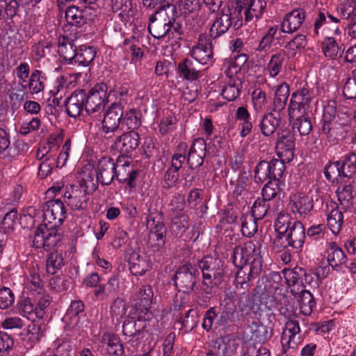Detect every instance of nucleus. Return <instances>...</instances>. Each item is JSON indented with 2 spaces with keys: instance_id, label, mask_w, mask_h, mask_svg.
Listing matches in <instances>:
<instances>
[{
  "instance_id": "nucleus-53",
  "label": "nucleus",
  "mask_w": 356,
  "mask_h": 356,
  "mask_svg": "<svg viewBox=\"0 0 356 356\" xmlns=\"http://www.w3.org/2000/svg\"><path fill=\"white\" fill-rule=\"evenodd\" d=\"M280 191V180H269L261 191L262 199L269 202L275 198Z\"/></svg>"
},
{
  "instance_id": "nucleus-58",
  "label": "nucleus",
  "mask_w": 356,
  "mask_h": 356,
  "mask_svg": "<svg viewBox=\"0 0 356 356\" xmlns=\"http://www.w3.org/2000/svg\"><path fill=\"white\" fill-rule=\"evenodd\" d=\"M284 277L289 286H294L296 284L300 285L301 278L305 273V269L296 266L293 269H285L283 270Z\"/></svg>"
},
{
  "instance_id": "nucleus-34",
  "label": "nucleus",
  "mask_w": 356,
  "mask_h": 356,
  "mask_svg": "<svg viewBox=\"0 0 356 356\" xmlns=\"http://www.w3.org/2000/svg\"><path fill=\"white\" fill-rule=\"evenodd\" d=\"M343 158L335 162L329 161L324 168V174L327 180L334 182L339 181L345 176V168H343Z\"/></svg>"
},
{
  "instance_id": "nucleus-48",
  "label": "nucleus",
  "mask_w": 356,
  "mask_h": 356,
  "mask_svg": "<svg viewBox=\"0 0 356 356\" xmlns=\"http://www.w3.org/2000/svg\"><path fill=\"white\" fill-rule=\"evenodd\" d=\"M141 116L140 111L134 108L129 109L124 113H123L122 124L125 123L129 129L134 131L141 126Z\"/></svg>"
},
{
  "instance_id": "nucleus-22",
  "label": "nucleus",
  "mask_w": 356,
  "mask_h": 356,
  "mask_svg": "<svg viewBox=\"0 0 356 356\" xmlns=\"http://www.w3.org/2000/svg\"><path fill=\"white\" fill-rule=\"evenodd\" d=\"M97 182L102 185H109L115 178V163L109 156H103L97 163Z\"/></svg>"
},
{
  "instance_id": "nucleus-6",
  "label": "nucleus",
  "mask_w": 356,
  "mask_h": 356,
  "mask_svg": "<svg viewBox=\"0 0 356 356\" xmlns=\"http://www.w3.org/2000/svg\"><path fill=\"white\" fill-rule=\"evenodd\" d=\"M305 239V229L303 224L294 221L292 227L282 236L275 238L273 249L276 252H282L289 248L299 249L303 246Z\"/></svg>"
},
{
  "instance_id": "nucleus-27",
  "label": "nucleus",
  "mask_w": 356,
  "mask_h": 356,
  "mask_svg": "<svg viewBox=\"0 0 356 356\" xmlns=\"http://www.w3.org/2000/svg\"><path fill=\"white\" fill-rule=\"evenodd\" d=\"M290 204L292 205V211L298 213L300 216L307 215L314 208L312 197L303 193L291 196Z\"/></svg>"
},
{
  "instance_id": "nucleus-60",
  "label": "nucleus",
  "mask_w": 356,
  "mask_h": 356,
  "mask_svg": "<svg viewBox=\"0 0 356 356\" xmlns=\"http://www.w3.org/2000/svg\"><path fill=\"white\" fill-rule=\"evenodd\" d=\"M345 176L350 178L356 174V150L351 151L343 157Z\"/></svg>"
},
{
  "instance_id": "nucleus-3",
  "label": "nucleus",
  "mask_w": 356,
  "mask_h": 356,
  "mask_svg": "<svg viewBox=\"0 0 356 356\" xmlns=\"http://www.w3.org/2000/svg\"><path fill=\"white\" fill-rule=\"evenodd\" d=\"M209 13L214 15L209 31V37L212 40H216L225 35L232 27L234 30H238L243 26V22L234 15V14L225 6H220L217 10Z\"/></svg>"
},
{
  "instance_id": "nucleus-10",
  "label": "nucleus",
  "mask_w": 356,
  "mask_h": 356,
  "mask_svg": "<svg viewBox=\"0 0 356 356\" xmlns=\"http://www.w3.org/2000/svg\"><path fill=\"white\" fill-rule=\"evenodd\" d=\"M88 189L86 181L79 185L70 186L63 195L65 202L73 210L86 209L90 196Z\"/></svg>"
},
{
  "instance_id": "nucleus-1",
  "label": "nucleus",
  "mask_w": 356,
  "mask_h": 356,
  "mask_svg": "<svg viewBox=\"0 0 356 356\" xmlns=\"http://www.w3.org/2000/svg\"><path fill=\"white\" fill-rule=\"evenodd\" d=\"M43 223L34 232L33 246L50 251L61 240L58 228L66 218V209L60 199H52L42 206Z\"/></svg>"
},
{
  "instance_id": "nucleus-28",
  "label": "nucleus",
  "mask_w": 356,
  "mask_h": 356,
  "mask_svg": "<svg viewBox=\"0 0 356 356\" xmlns=\"http://www.w3.org/2000/svg\"><path fill=\"white\" fill-rule=\"evenodd\" d=\"M327 259L334 270L347 261V257L343 250L335 243L330 242L327 248Z\"/></svg>"
},
{
  "instance_id": "nucleus-33",
  "label": "nucleus",
  "mask_w": 356,
  "mask_h": 356,
  "mask_svg": "<svg viewBox=\"0 0 356 356\" xmlns=\"http://www.w3.org/2000/svg\"><path fill=\"white\" fill-rule=\"evenodd\" d=\"M294 221L298 220L293 219L290 213L284 211H280L274 222V227L276 232L275 238L284 236L292 227Z\"/></svg>"
},
{
  "instance_id": "nucleus-57",
  "label": "nucleus",
  "mask_w": 356,
  "mask_h": 356,
  "mask_svg": "<svg viewBox=\"0 0 356 356\" xmlns=\"http://www.w3.org/2000/svg\"><path fill=\"white\" fill-rule=\"evenodd\" d=\"M248 181V177L245 172L241 173L236 179H231L229 183L233 187V195L235 197H238L247 191Z\"/></svg>"
},
{
  "instance_id": "nucleus-25",
  "label": "nucleus",
  "mask_w": 356,
  "mask_h": 356,
  "mask_svg": "<svg viewBox=\"0 0 356 356\" xmlns=\"http://www.w3.org/2000/svg\"><path fill=\"white\" fill-rule=\"evenodd\" d=\"M115 143L121 152L129 153L138 147L140 136L135 131L124 132L115 138Z\"/></svg>"
},
{
  "instance_id": "nucleus-7",
  "label": "nucleus",
  "mask_w": 356,
  "mask_h": 356,
  "mask_svg": "<svg viewBox=\"0 0 356 356\" xmlns=\"http://www.w3.org/2000/svg\"><path fill=\"white\" fill-rule=\"evenodd\" d=\"M285 170L286 166L280 159L261 160L254 167V179L257 184H262L266 180H280Z\"/></svg>"
},
{
  "instance_id": "nucleus-44",
  "label": "nucleus",
  "mask_w": 356,
  "mask_h": 356,
  "mask_svg": "<svg viewBox=\"0 0 356 356\" xmlns=\"http://www.w3.org/2000/svg\"><path fill=\"white\" fill-rule=\"evenodd\" d=\"M250 328L252 332V337L259 343H264L271 337L268 331V328L259 319L252 321L250 324Z\"/></svg>"
},
{
  "instance_id": "nucleus-14",
  "label": "nucleus",
  "mask_w": 356,
  "mask_h": 356,
  "mask_svg": "<svg viewBox=\"0 0 356 356\" xmlns=\"http://www.w3.org/2000/svg\"><path fill=\"white\" fill-rule=\"evenodd\" d=\"M262 259L259 257L252 259L250 265L238 266L235 277L237 285L247 289L252 285V281L257 279L262 270Z\"/></svg>"
},
{
  "instance_id": "nucleus-13",
  "label": "nucleus",
  "mask_w": 356,
  "mask_h": 356,
  "mask_svg": "<svg viewBox=\"0 0 356 356\" xmlns=\"http://www.w3.org/2000/svg\"><path fill=\"white\" fill-rule=\"evenodd\" d=\"M277 140L275 149L279 159L286 163L291 162L294 158L296 138L289 130H282L277 132Z\"/></svg>"
},
{
  "instance_id": "nucleus-23",
  "label": "nucleus",
  "mask_w": 356,
  "mask_h": 356,
  "mask_svg": "<svg viewBox=\"0 0 356 356\" xmlns=\"http://www.w3.org/2000/svg\"><path fill=\"white\" fill-rule=\"evenodd\" d=\"M85 90H76L65 101L66 112L71 118H76L80 115L85 108Z\"/></svg>"
},
{
  "instance_id": "nucleus-8",
  "label": "nucleus",
  "mask_w": 356,
  "mask_h": 356,
  "mask_svg": "<svg viewBox=\"0 0 356 356\" xmlns=\"http://www.w3.org/2000/svg\"><path fill=\"white\" fill-rule=\"evenodd\" d=\"M261 244L259 241H249L243 245H236L233 250L232 259L236 267L250 265L252 259L261 256Z\"/></svg>"
},
{
  "instance_id": "nucleus-5",
  "label": "nucleus",
  "mask_w": 356,
  "mask_h": 356,
  "mask_svg": "<svg viewBox=\"0 0 356 356\" xmlns=\"http://www.w3.org/2000/svg\"><path fill=\"white\" fill-rule=\"evenodd\" d=\"M177 13L176 6H167L157 10L149 17L148 30L157 39L170 38V24L174 22V14Z\"/></svg>"
},
{
  "instance_id": "nucleus-55",
  "label": "nucleus",
  "mask_w": 356,
  "mask_h": 356,
  "mask_svg": "<svg viewBox=\"0 0 356 356\" xmlns=\"http://www.w3.org/2000/svg\"><path fill=\"white\" fill-rule=\"evenodd\" d=\"M356 9V0H339L337 10L341 17L348 19L354 15Z\"/></svg>"
},
{
  "instance_id": "nucleus-63",
  "label": "nucleus",
  "mask_w": 356,
  "mask_h": 356,
  "mask_svg": "<svg viewBox=\"0 0 356 356\" xmlns=\"http://www.w3.org/2000/svg\"><path fill=\"white\" fill-rule=\"evenodd\" d=\"M71 284L70 280L65 275H57L49 280L50 287L57 292L67 291Z\"/></svg>"
},
{
  "instance_id": "nucleus-49",
  "label": "nucleus",
  "mask_w": 356,
  "mask_h": 356,
  "mask_svg": "<svg viewBox=\"0 0 356 356\" xmlns=\"http://www.w3.org/2000/svg\"><path fill=\"white\" fill-rule=\"evenodd\" d=\"M343 216L341 211L335 207L327 214V226L332 233H339L343 224Z\"/></svg>"
},
{
  "instance_id": "nucleus-24",
  "label": "nucleus",
  "mask_w": 356,
  "mask_h": 356,
  "mask_svg": "<svg viewBox=\"0 0 356 356\" xmlns=\"http://www.w3.org/2000/svg\"><path fill=\"white\" fill-rule=\"evenodd\" d=\"M177 72L180 77L189 81H195L201 76L200 64L189 58H184L179 63Z\"/></svg>"
},
{
  "instance_id": "nucleus-30",
  "label": "nucleus",
  "mask_w": 356,
  "mask_h": 356,
  "mask_svg": "<svg viewBox=\"0 0 356 356\" xmlns=\"http://www.w3.org/2000/svg\"><path fill=\"white\" fill-rule=\"evenodd\" d=\"M281 123L280 114L269 113L265 115L259 123L261 134L265 136H272L278 129Z\"/></svg>"
},
{
  "instance_id": "nucleus-40",
  "label": "nucleus",
  "mask_w": 356,
  "mask_h": 356,
  "mask_svg": "<svg viewBox=\"0 0 356 356\" xmlns=\"http://www.w3.org/2000/svg\"><path fill=\"white\" fill-rule=\"evenodd\" d=\"M289 119L295 120L293 129H297L301 136H307L312 131V124L307 113L289 116Z\"/></svg>"
},
{
  "instance_id": "nucleus-31",
  "label": "nucleus",
  "mask_w": 356,
  "mask_h": 356,
  "mask_svg": "<svg viewBox=\"0 0 356 356\" xmlns=\"http://www.w3.org/2000/svg\"><path fill=\"white\" fill-rule=\"evenodd\" d=\"M119 289L118 275H113L104 284L98 285L95 290L94 294L97 297H102L103 299L108 297H114Z\"/></svg>"
},
{
  "instance_id": "nucleus-59",
  "label": "nucleus",
  "mask_w": 356,
  "mask_h": 356,
  "mask_svg": "<svg viewBox=\"0 0 356 356\" xmlns=\"http://www.w3.org/2000/svg\"><path fill=\"white\" fill-rule=\"evenodd\" d=\"M270 209L269 202L258 198L252 207L251 216H253L257 220L263 219Z\"/></svg>"
},
{
  "instance_id": "nucleus-17",
  "label": "nucleus",
  "mask_w": 356,
  "mask_h": 356,
  "mask_svg": "<svg viewBox=\"0 0 356 356\" xmlns=\"http://www.w3.org/2000/svg\"><path fill=\"white\" fill-rule=\"evenodd\" d=\"M138 320L135 316H127L122 325V333L128 337L129 339L127 343L134 346L135 343L143 337L146 327V322L143 318H139L137 314Z\"/></svg>"
},
{
  "instance_id": "nucleus-52",
  "label": "nucleus",
  "mask_w": 356,
  "mask_h": 356,
  "mask_svg": "<svg viewBox=\"0 0 356 356\" xmlns=\"http://www.w3.org/2000/svg\"><path fill=\"white\" fill-rule=\"evenodd\" d=\"M241 85V83L239 80H230L221 90V95L223 98L229 102L236 99L239 95L241 91L239 86Z\"/></svg>"
},
{
  "instance_id": "nucleus-9",
  "label": "nucleus",
  "mask_w": 356,
  "mask_h": 356,
  "mask_svg": "<svg viewBox=\"0 0 356 356\" xmlns=\"http://www.w3.org/2000/svg\"><path fill=\"white\" fill-rule=\"evenodd\" d=\"M314 97V90L307 84L293 92L288 106L289 116L307 113Z\"/></svg>"
},
{
  "instance_id": "nucleus-38",
  "label": "nucleus",
  "mask_w": 356,
  "mask_h": 356,
  "mask_svg": "<svg viewBox=\"0 0 356 356\" xmlns=\"http://www.w3.org/2000/svg\"><path fill=\"white\" fill-rule=\"evenodd\" d=\"M166 227L161 223L149 229V243L152 248L159 250L165 243Z\"/></svg>"
},
{
  "instance_id": "nucleus-47",
  "label": "nucleus",
  "mask_w": 356,
  "mask_h": 356,
  "mask_svg": "<svg viewBox=\"0 0 356 356\" xmlns=\"http://www.w3.org/2000/svg\"><path fill=\"white\" fill-rule=\"evenodd\" d=\"M65 265L64 258L61 252H51L46 260L47 272L54 275Z\"/></svg>"
},
{
  "instance_id": "nucleus-11",
  "label": "nucleus",
  "mask_w": 356,
  "mask_h": 356,
  "mask_svg": "<svg viewBox=\"0 0 356 356\" xmlns=\"http://www.w3.org/2000/svg\"><path fill=\"white\" fill-rule=\"evenodd\" d=\"M123 117L122 106L116 103H113L104 114L102 121L101 131L105 138H112L115 132L120 129Z\"/></svg>"
},
{
  "instance_id": "nucleus-50",
  "label": "nucleus",
  "mask_w": 356,
  "mask_h": 356,
  "mask_svg": "<svg viewBox=\"0 0 356 356\" xmlns=\"http://www.w3.org/2000/svg\"><path fill=\"white\" fill-rule=\"evenodd\" d=\"M299 306L305 315L310 314L315 305L312 294L308 290L302 289L298 296Z\"/></svg>"
},
{
  "instance_id": "nucleus-15",
  "label": "nucleus",
  "mask_w": 356,
  "mask_h": 356,
  "mask_svg": "<svg viewBox=\"0 0 356 356\" xmlns=\"http://www.w3.org/2000/svg\"><path fill=\"white\" fill-rule=\"evenodd\" d=\"M204 4L209 12L217 10L220 6H223L224 0H178L174 6L179 10L184 17L198 12Z\"/></svg>"
},
{
  "instance_id": "nucleus-39",
  "label": "nucleus",
  "mask_w": 356,
  "mask_h": 356,
  "mask_svg": "<svg viewBox=\"0 0 356 356\" xmlns=\"http://www.w3.org/2000/svg\"><path fill=\"white\" fill-rule=\"evenodd\" d=\"M267 3L265 0H250L247 9L244 11L245 21H252L254 17L260 18L266 10Z\"/></svg>"
},
{
  "instance_id": "nucleus-51",
  "label": "nucleus",
  "mask_w": 356,
  "mask_h": 356,
  "mask_svg": "<svg viewBox=\"0 0 356 356\" xmlns=\"http://www.w3.org/2000/svg\"><path fill=\"white\" fill-rule=\"evenodd\" d=\"M284 60L285 54L283 52H278L271 56L267 66V70L271 77H275L279 74L282 70Z\"/></svg>"
},
{
  "instance_id": "nucleus-37",
  "label": "nucleus",
  "mask_w": 356,
  "mask_h": 356,
  "mask_svg": "<svg viewBox=\"0 0 356 356\" xmlns=\"http://www.w3.org/2000/svg\"><path fill=\"white\" fill-rule=\"evenodd\" d=\"M289 86L283 83L280 84L275 90L273 100V111L280 114L286 105V102L289 96Z\"/></svg>"
},
{
  "instance_id": "nucleus-21",
  "label": "nucleus",
  "mask_w": 356,
  "mask_h": 356,
  "mask_svg": "<svg viewBox=\"0 0 356 356\" xmlns=\"http://www.w3.org/2000/svg\"><path fill=\"white\" fill-rule=\"evenodd\" d=\"M153 295L150 286H143L139 289L135 304L136 312L138 314L139 318H143L145 320L150 318L149 307L152 302Z\"/></svg>"
},
{
  "instance_id": "nucleus-62",
  "label": "nucleus",
  "mask_w": 356,
  "mask_h": 356,
  "mask_svg": "<svg viewBox=\"0 0 356 356\" xmlns=\"http://www.w3.org/2000/svg\"><path fill=\"white\" fill-rule=\"evenodd\" d=\"M17 218V209H13L7 212L0 222V228L3 230L1 232H5L7 234L8 232L13 230Z\"/></svg>"
},
{
  "instance_id": "nucleus-36",
  "label": "nucleus",
  "mask_w": 356,
  "mask_h": 356,
  "mask_svg": "<svg viewBox=\"0 0 356 356\" xmlns=\"http://www.w3.org/2000/svg\"><path fill=\"white\" fill-rule=\"evenodd\" d=\"M96 51L94 47L80 45L76 52L75 65L88 66L96 56Z\"/></svg>"
},
{
  "instance_id": "nucleus-26",
  "label": "nucleus",
  "mask_w": 356,
  "mask_h": 356,
  "mask_svg": "<svg viewBox=\"0 0 356 356\" xmlns=\"http://www.w3.org/2000/svg\"><path fill=\"white\" fill-rule=\"evenodd\" d=\"M305 14L302 9H294L287 13L281 24V30L284 33H291L297 31L305 19Z\"/></svg>"
},
{
  "instance_id": "nucleus-29",
  "label": "nucleus",
  "mask_w": 356,
  "mask_h": 356,
  "mask_svg": "<svg viewBox=\"0 0 356 356\" xmlns=\"http://www.w3.org/2000/svg\"><path fill=\"white\" fill-rule=\"evenodd\" d=\"M19 314L32 322L42 318L41 312H38L35 302L30 298L20 299L17 304Z\"/></svg>"
},
{
  "instance_id": "nucleus-56",
  "label": "nucleus",
  "mask_w": 356,
  "mask_h": 356,
  "mask_svg": "<svg viewBox=\"0 0 356 356\" xmlns=\"http://www.w3.org/2000/svg\"><path fill=\"white\" fill-rule=\"evenodd\" d=\"M51 47L52 43L50 41L38 42L35 44L31 48V52L33 54V59L36 62L40 61L50 54Z\"/></svg>"
},
{
  "instance_id": "nucleus-43",
  "label": "nucleus",
  "mask_w": 356,
  "mask_h": 356,
  "mask_svg": "<svg viewBox=\"0 0 356 356\" xmlns=\"http://www.w3.org/2000/svg\"><path fill=\"white\" fill-rule=\"evenodd\" d=\"M321 48L324 56L330 59H335L339 54L341 56L343 52V49L341 51V46L339 47L332 37L325 38L321 42Z\"/></svg>"
},
{
  "instance_id": "nucleus-41",
  "label": "nucleus",
  "mask_w": 356,
  "mask_h": 356,
  "mask_svg": "<svg viewBox=\"0 0 356 356\" xmlns=\"http://www.w3.org/2000/svg\"><path fill=\"white\" fill-rule=\"evenodd\" d=\"M123 45L127 51L131 53V62L137 63L140 61L144 55V51L139 45V41L135 36L126 38L123 41Z\"/></svg>"
},
{
  "instance_id": "nucleus-4",
  "label": "nucleus",
  "mask_w": 356,
  "mask_h": 356,
  "mask_svg": "<svg viewBox=\"0 0 356 356\" xmlns=\"http://www.w3.org/2000/svg\"><path fill=\"white\" fill-rule=\"evenodd\" d=\"M200 272L195 263V259L185 261L177 268L173 277L176 289L183 293L190 295L195 291L200 280Z\"/></svg>"
},
{
  "instance_id": "nucleus-61",
  "label": "nucleus",
  "mask_w": 356,
  "mask_h": 356,
  "mask_svg": "<svg viewBox=\"0 0 356 356\" xmlns=\"http://www.w3.org/2000/svg\"><path fill=\"white\" fill-rule=\"evenodd\" d=\"M15 294L13 291L6 286L0 288V309H7L15 302Z\"/></svg>"
},
{
  "instance_id": "nucleus-35",
  "label": "nucleus",
  "mask_w": 356,
  "mask_h": 356,
  "mask_svg": "<svg viewBox=\"0 0 356 356\" xmlns=\"http://www.w3.org/2000/svg\"><path fill=\"white\" fill-rule=\"evenodd\" d=\"M102 341L107 344L106 352L109 356H123L124 349L120 338L113 334L106 333L102 337Z\"/></svg>"
},
{
  "instance_id": "nucleus-45",
  "label": "nucleus",
  "mask_w": 356,
  "mask_h": 356,
  "mask_svg": "<svg viewBox=\"0 0 356 356\" xmlns=\"http://www.w3.org/2000/svg\"><path fill=\"white\" fill-rule=\"evenodd\" d=\"M46 78L43 76L42 71L39 70H34L29 79V83L26 87L29 88L31 94H38L43 91L44 88V80Z\"/></svg>"
},
{
  "instance_id": "nucleus-18",
  "label": "nucleus",
  "mask_w": 356,
  "mask_h": 356,
  "mask_svg": "<svg viewBox=\"0 0 356 356\" xmlns=\"http://www.w3.org/2000/svg\"><path fill=\"white\" fill-rule=\"evenodd\" d=\"M138 174V171L131 166L129 159L123 156H118L115 162V178L120 183L127 184L133 188L136 186L135 179Z\"/></svg>"
},
{
  "instance_id": "nucleus-32",
  "label": "nucleus",
  "mask_w": 356,
  "mask_h": 356,
  "mask_svg": "<svg viewBox=\"0 0 356 356\" xmlns=\"http://www.w3.org/2000/svg\"><path fill=\"white\" fill-rule=\"evenodd\" d=\"M129 270L133 275L142 276L149 268V263L145 257L137 252H133L129 259Z\"/></svg>"
},
{
  "instance_id": "nucleus-2",
  "label": "nucleus",
  "mask_w": 356,
  "mask_h": 356,
  "mask_svg": "<svg viewBox=\"0 0 356 356\" xmlns=\"http://www.w3.org/2000/svg\"><path fill=\"white\" fill-rule=\"evenodd\" d=\"M195 263L201 271L202 281L197 297L205 302L215 293V289L223 282L225 276L224 261L218 257L207 255L202 259H195Z\"/></svg>"
},
{
  "instance_id": "nucleus-16",
  "label": "nucleus",
  "mask_w": 356,
  "mask_h": 356,
  "mask_svg": "<svg viewBox=\"0 0 356 356\" xmlns=\"http://www.w3.org/2000/svg\"><path fill=\"white\" fill-rule=\"evenodd\" d=\"M192 59L198 64L207 65L212 63L213 47L211 38L206 34H200L197 44L191 52Z\"/></svg>"
},
{
  "instance_id": "nucleus-12",
  "label": "nucleus",
  "mask_w": 356,
  "mask_h": 356,
  "mask_svg": "<svg viewBox=\"0 0 356 356\" xmlns=\"http://www.w3.org/2000/svg\"><path fill=\"white\" fill-rule=\"evenodd\" d=\"M107 86L104 83L96 84L86 92L85 91V110L89 115L104 111L107 99Z\"/></svg>"
},
{
  "instance_id": "nucleus-20",
  "label": "nucleus",
  "mask_w": 356,
  "mask_h": 356,
  "mask_svg": "<svg viewBox=\"0 0 356 356\" xmlns=\"http://www.w3.org/2000/svg\"><path fill=\"white\" fill-rule=\"evenodd\" d=\"M77 47L74 40L68 36H60L58 42V53L64 65H75Z\"/></svg>"
},
{
  "instance_id": "nucleus-19",
  "label": "nucleus",
  "mask_w": 356,
  "mask_h": 356,
  "mask_svg": "<svg viewBox=\"0 0 356 356\" xmlns=\"http://www.w3.org/2000/svg\"><path fill=\"white\" fill-rule=\"evenodd\" d=\"M207 153L206 141L202 138H195L186 155L188 167L192 170L201 167L203 165Z\"/></svg>"
},
{
  "instance_id": "nucleus-64",
  "label": "nucleus",
  "mask_w": 356,
  "mask_h": 356,
  "mask_svg": "<svg viewBox=\"0 0 356 356\" xmlns=\"http://www.w3.org/2000/svg\"><path fill=\"white\" fill-rule=\"evenodd\" d=\"M351 77H348L343 88V95L347 99L356 98V72L353 70Z\"/></svg>"
},
{
  "instance_id": "nucleus-54",
  "label": "nucleus",
  "mask_w": 356,
  "mask_h": 356,
  "mask_svg": "<svg viewBox=\"0 0 356 356\" xmlns=\"http://www.w3.org/2000/svg\"><path fill=\"white\" fill-rule=\"evenodd\" d=\"M257 219L250 214L241 218V232L243 235L250 237L257 231Z\"/></svg>"
},
{
  "instance_id": "nucleus-42",
  "label": "nucleus",
  "mask_w": 356,
  "mask_h": 356,
  "mask_svg": "<svg viewBox=\"0 0 356 356\" xmlns=\"http://www.w3.org/2000/svg\"><path fill=\"white\" fill-rule=\"evenodd\" d=\"M341 127L337 122H322V134L326 136V138L331 145L339 143L338 136L340 135Z\"/></svg>"
},
{
  "instance_id": "nucleus-46",
  "label": "nucleus",
  "mask_w": 356,
  "mask_h": 356,
  "mask_svg": "<svg viewBox=\"0 0 356 356\" xmlns=\"http://www.w3.org/2000/svg\"><path fill=\"white\" fill-rule=\"evenodd\" d=\"M65 19L71 26L81 27L86 23L83 11L75 6H70L66 9Z\"/></svg>"
}]
</instances>
